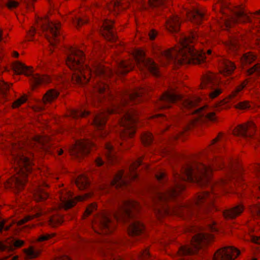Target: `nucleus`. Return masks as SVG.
<instances>
[{
  "mask_svg": "<svg viewBox=\"0 0 260 260\" xmlns=\"http://www.w3.org/2000/svg\"><path fill=\"white\" fill-rule=\"evenodd\" d=\"M145 230V226L142 222L139 221L133 222L131 223V238L134 236L140 235L144 233Z\"/></svg>",
  "mask_w": 260,
  "mask_h": 260,
  "instance_id": "obj_30",
  "label": "nucleus"
},
{
  "mask_svg": "<svg viewBox=\"0 0 260 260\" xmlns=\"http://www.w3.org/2000/svg\"><path fill=\"white\" fill-rule=\"evenodd\" d=\"M240 253V250L234 246L224 247L216 251L213 260H235Z\"/></svg>",
  "mask_w": 260,
  "mask_h": 260,
  "instance_id": "obj_12",
  "label": "nucleus"
},
{
  "mask_svg": "<svg viewBox=\"0 0 260 260\" xmlns=\"http://www.w3.org/2000/svg\"><path fill=\"white\" fill-rule=\"evenodd\" d=\"M76 184L80 190L87 188L89 185L88 178L84 175L79 176L76 180Z\"/></svg>",
  "mask_w": 260,
  "mask_h": 260,
  "instance_id": "obj_42",
  "label": "nucleus"
},
{
  "mask_svg": "<svg viewBox=\"0 0 260 260\" xmlns=\"http://www.w3.org/2000/svg\"><path fill=\"white\" fill-rule=\"evenodd\" d=\"M201 101L199 98L187 99L183 101L182 105L185 108L190 109L197 106Z\"/></svg>",
  "mask_w": 260,
  "mask_h": 260,
  "instance_id": "obj_40",
  "label": "nucleus"
},
{
  "mask_svg": "<svg viewBox=\"0 0 260 260\" xmlns=\"http://www.w3.org/2000/svg\"><path fill=\"white\" fill-rule=\"evenodd\" d=\"M114 22L111 20H105L103 24L102 35L108 41L114 42L117 39L116 36L113 31Z\"/></svg>",
  "mask_w": 260,
  "mask_h": 260,
  "instance_id": "obj_21",
  "label": "nucleus"
},
{
  "mask_svg": "<svg viewBox=\"0 0 260 260\" xmlns=\"http://www.w3.org/2000/svg\"><path fill=\"white\" fill-rule=\"evenodd\" d=\"M13 69L17 74H24L27 76L30 75L33 72L31 67H27L19 61H16L13 63Z\"/></svg>",
  "mask_w": 260,
  "mask_h": 260,
  "instance_id": "obj_27",
  "label": "nucleus"
},
{
  "mask_svg": "<svg viewBox=\"0 0 260 260\" xmlns=\"http://www.w3.org/2000/svg\"><path fill=\"white\" fill-rule=\"evenodd\" d=\"M63 221V220L62 216L58 214H55L50 217L48 221V224L51 227L56 228L61 225Z\"/></svg>",
  "mask_w": 260,
  "mask_h": 260,
  "instance_id": "obj_43",
  "label": "nucleus"
},
{
  "mask_svg": "<svg viewBox=\"0 0 260 260\" xmlns=\"http://www.w3.org/2000/svg\"><path fill=\"white\" fill-rule=\"evenodd\" d=\"M89 114V111L82 112L79 110H72L69 112L67 116L72 117L73 118H79L86 117Z\"/></svg>",
  "mask_w": 260,
  "mask_h": 260,
  "instance_id": "obj_50",
  "label": "nucleus"
},
{
  "mask_svg": "<svg viewBox=\"0 0 260 260\" xmlns=\"http://www.w3.org/2000/svg\"><path fill=\"white\" fill-rule=\"evenodd\" d=\"M96 208V204L95 203H91L90 204L85 211L83 215V218H85L88 217L94 210Z\"/></svg>",
  "mask_w": 260,
  "mask_h": 260,
  "instance_id": "obj_58",
  "label": "nucleus"
},
{
  "mask_svg": "<svg viewBox=\"0 0 260 260\" xmlns=\"http://www.w3.org/2000/svg\"><path fill=\"white\" fill-rule=\"evenodd\" d=\"M256 131V126L254 122H248L243 124L237 126L233 130V134L236 136L251 137Z\"/></svg>",
  "mask_w": 260,
  "mask_h": 260,
  "instance_id": "obj_16",
  "label": "nucleus"
},
{
  "mask_svg": "<svg viewBox=\"0 0 260 260\" xmlns=\"http://www.w3.org/2000/svg\"><path fill=\"white\" fill-rule=\"evenodd\" d=\"M27 100V96L26 95H23L21 96L18 99L16 100L15 102L13 103L12 108H17L20 107L21 105L24 104Z\"/></svg>",
  "mask_w": 260,
  "mask_h": 260,
  "instance_id": "obj_56",
  "label": "nucleus"
},
{
  "mask_svg": "<svg viewBox=\"0 0 260 260\" xmlns=\"http://www.w3.org/2000/svg\"><path fill=\"white\" fill-rule=\"evenodd\" d=\"M87 21L86 19H83L79 16H76L73 18V22L76 27H80Z\"/></svg>",
  "mask_w": 260,
  "mask_h": 260,
  "instance_id": "obj_57",
  "label": "nucleus"
},
{
  "mask_svg": "<svg viewBox=\"0 0 260 260\" xmlns=\"http://www.w3.org/2000/svg\"><path fill=\"white\" fill-rule=\"evenodd\" d=\"M55 235V233L45 234L44 235H42L38 237V238L37 239V241L43 242L45 241H47L54 237Z\"/></svg>",
  "mask_w": 260,
  "mask_h": 260,
  "instance_id": "obj_63",
  "label": "nucleus"
},
{
  "mask_svg": "<svg viewBox=\"0 0 260 260\" xmlns=\"http://www.w3.org/2000/svg\"><path fill=\"white\" fill-rule=\"evenodd\" d=\"M44 184H45L44 183L40 184L34 193V198L36 202L43 201L48 197L47 193L42 188V186Z\"/></svg>",
  "mask_w": 260,
  "mask_h": 260,
  "instance_id": "obj_35",
  "label": "nucleus"
},
{
  "mask_svg": "<svg viewBox=\"0 0 260 260\" xmlns=\"http://www.w3.org/2000/svg\"><path fill=\"white\" fill-rule=\"evenodd\" d=\"M92 228L99 234H108L113 231V222L108 215L103 214L99 221L93 223Z\"/></svg>",
  "mask_w": 260,
  "mask_h": 260,
  "instance_id": "obj_13",
  "label": "nucleus"
},
{
  "mask_svg": "<svg viewBox=\"0 0 260 260\" xmlns=\"http://www.w3.org/2000/svg\"><path fill=\"white\" fill-rule=\"evenodd\" d=\"M143 66L147 68L149 72L153 76L155 77H158L159 76L158 67L152 59L147 58Z\"/></svg>",
  "mask_w": 260,
  "mask_h": 260,
  "instance_id": "obj_32",
  "label": "nucleus"
},
{
  "mask_svg": "<svg viewBox=\"0 0 260 260\" xmlns=\"http://www.w3.org/2000/svg\"><path fill=\"white\" fill-rule=\"evenodd\" d=\"M249 209L253 215L260 216V204H256L250 205Z\"/></svg>",
  "mask_w": 260,
  "mask_h": 260,
  "instance_id": "obj_62",
  "label": "nucleus"
},
{
  "mask_svg": "<svg viewBox=\"0 0 260 260\" xmlns=\"http://www.w3.org/2000/svg\"><path fill=\"white\" fill-rule=\"evenodd\" d=\"M120 124L122 129L120 133V137L122 139H128L130 136V114L128 113L121 118Z\"/></svg>",
  "mask_w": 260,
  "mask_h": 260,
  "instance_id": "obj_23",
  "label": "nucleus"
},
{
  "mask_svg": "<svg viewBox=\"0 0 260 260\" xmlns=\"http://www.w3.org/2000/svg\"><path fill=\"white\" fill-rule=\"evenodd\" d=\"M145 89L144 88H139L134 90L131 93V105L137 104L142 102V96L144 94Z\"/></svg>",
  "mask_w": 260,
  "mask_h": 260,
  "instance_id": "obj_34",
  "label": "nucleus"
},
{
  "mask_svg": "<svg viewBox=\"0 0 260 260\" xmlns=\"http://www.w3.org/2000/svg\"><path fill=\"white\" fill-rule=\"evenodd\" d=\"M181 49V47L180 46H175L173 48L168 49L162 52V55L164 56L167 59H170L172 58V52L173 51L177 52L176 55L177 57L178 58V60L181 58V56H179L178 57L179 55V51L180 49Z\"/></svg>",
  "mask_w": 260,
  "mask_h": 260,
  "instance_id": "obj_48",
  "label": "nucleus"
},
{
  "mask_svg": "<svg viewBox=\"0 0 260 260\" xmlns=\"http://www.w3.org/2000/svg\"><path fill=\"white\" fill-rule=\"evenodd\" d=\"M153 138V135L151 133L145 132L141 134V141L144 146H148L152 143Z\"/></svg>",
  "mask_w": 260,
  "mask_h": 260,
  "instance_id": "obj_46",
  "label": "nucleus"
},
{
  "mask_svg": "<svg viewBox=\"0 0 260 260\" xmlns=\"http://www.w3.org/2000/svg\"><path fill=\"white\" fill-rule=\"evenodd\" d=\"M129 62L128 61H121L118 67L116 74L118 76H123L127 74L129 71Z\"/></svg>",
  "mask_w": 260,
  "mask_h": 260,
  "instance_id": "obj_38",
  "label": "nucleus"
},
{
  "mask_svg": "<svg viewBox=\"0 0 260 260\" xmlns=\"http://www.w3.org/2000/svg\"><path fill=\"white\" fill-rule=\"evenodd\" d=\"M129 180L123 170L118 171L114 176L111 184L116 189H123L128 184Z\"/></svg>",
  "mask_w": 260,
  "mask_h": 260,
  "instance_id": "obj_19",
  "label": "nucleus"
},
{
  "mask_svg": "<svg viewBox=\"0 0 260 260\" xmlns=\"http://www.w3.org/2000/svg\"><path fill=\"white\" fill-rule=\"evenodd\" d=\"M41 27L47 39L52 46L56 45L59 42V22H49L46 19L43 20Z\"/></svg>",
  "mask_w": 260,
  "mask_h": 260,
  "instance_id": "obj_8",
  "label": "nucleus"
},
{
  "mask_svg": "<svg viewBox=\"0 0 260 260\" xmlns=\"http://www.w3.org/2000/svg\"><path fill=\"white\" fill-rule=\"evenodd\" d=\"M49 140V138L47 136L41 137L37 135L27 146L23 142L13 145L11 155L14 159L16 173L5 182V188H10L15 192H18L24 188L27 181V175L31 170L30 161L23 155L24 149L27 147L33 148L37 144L44 146Z\"/></svg>",
  "mask_w": 260,
  "mask_h": 260,
  "instance_id": "obj_1",
  "label": "nucleus"
},
{
  "mask_svg": "<svg viewBox=\"0 0 260 260\" xmlns=\"http://www.w3.org/2000/svg\"><path fill=\"white\" fill-rule=\"evenodd\" d=\"M93 146V144L89 140H79L71 148L70 153L75 157L80 158L89 153Z\"/></svg>",
  "mask_w": 260,
  "mask_h": 260,
  "instance_id": "obj_14",
  "label": "nucleus"
},
{
  "mask_svg": "<svg viewBox=\"0 0 260 260\" xmlns=\"http://www.w3.org/2000/svg\"><path fill=\"white\" fill-rule=\"evenodd\" d=\"M165 0H148V4L151 8H156L164 4Z\"/></svg>",
  "mask_w": 260,
  "mask_h": 260,
  "instance_id": "obj_60",
  "label": "nucleus"
},
{
  "mask_svg": "<svg viewBox=\"0 0 260 260\" xmlns=\"http://www.w3.org/2000/svg\"><path fill=\"white\" fill-rule=\"evenodd\" d=\"M186 189L183 182L176 183L175 184L168 189L164 192H160L157 194L158 200L161 201H171L175 200L180 196Z\"/></svg>",
  "mask_w": 260,
  "mask_h": 260,
  "instance_id": "obj_10",
  "label": "nucleus"
},
{
  "mask_svg": "<svg viewBox=\"0 0 260 260\" xmlns=\"http://www.w3.org/2000/svg\"><path fill=\"white\" fill-rule=\"evenodd\" d=\"M245 207L240 204L223 212V216L226 219H233L239 216L244 211Z\"/></svg>",
  "mask_w": 260,
  "mask_h": 260,
  "instance_id": "obj_22",
  "label": "nucleus"
},
{
  "mask_svg": "<svg viewBox=\"0 0 260 260\" xmlns=\"http://www.w3.org/2000/svg\"><path fill=\"white\" fill-rule=\"evenodd\" d=\"M183 98V96L182 94L176 93L175 89L169 88L160 97V102L162 103L158 108L159 109H169L172 107L171 104L181 101Z\"/></svg>",
  "mask_w": 260,
  "mask_h": 260,
  "instance_id": "obj_11",
  "label": "nucleus"
},
{
  "mask_svg": "<svg viewBox=\"0 0 260 260\" xmlns=\"http://www.w3.org/2000/svg\"><path fill=\"white\" fill-rule=\"evenodd\" d=\"M107 150L106 156L109 163L113 164L115 162L116 157L113 151V147L110 143H107L105 145Z\"/></svg>",
  "mask_w": 260,
  "mask_h": 260,
  "instance_id": "obj_41",
  "label": "nucleus"
},
{
  "mask_svg": "<svg viewBox=\"0 0 260 260\" xmlns=\"http://www.w3.org/2000/svg\"><path fill=\"white\" fill-rule=\"evenodd\" d=\"M50 81V77L47 75L35 74L32 75L30 79V84L32 89H35L41 84L48 83Z\"/></svg>",
  "mask_w": 260,
  "mask_h": 260,
  "instance_id": "obj_25",
  "label": "nucleus"
},
{
  "mask_svg": "<svg viewBox=\"0 0 260 260\" xmlns=\"http://www.w3.org/2000/svg\"><path fill=\"white\" fill-rule=\"evenodd\" d=\"M10 86L3 80H0V93L6 95L9 89Z\"/></svg>",
  "mask_w": 260,
  "mask_h": 260,
  "instance_id": "obj_61",
  "label": "nucleus"
},
{
  "mask_svg": "<svg viewBox=\"0 0 260 260\" xmlns=\"http://www.w3.org/2000/svg\"><path fill=\"white\" fill-rule=\"evenodd\" d=\"M205 13L199 10H196L187 14V17L194 23L200 24L204 19Z\"/></svg>",
  "mask_w": 260,
  "mask_h": 260,
  "instance_id": "obj_29",
  "label": "nucleus"
},
{
  "mask_svg": "<svg viewBox=\"0 0 260 260\" xmlns=\"http://www.w3.org/2000/svg\"><path fill=\"white\" fill-rule=\"evenodd\" d=\"M224 167L222 158L215 157L212 159L208 167L199 162L187 164L180 170V174L173 173L175 182L180 180L191 183H197L200 185H205L211 178L212 172L222 169Z\"/></svg>",
  "mask_w": 260,
  "mask_h": 260,
  "instance_id": "obj_2",
  "label": "nucleus"
},
{
  "mask_svg": "<svg viewBox=\"0 0 260 260\" xmlns=\"http://www.w3.org/2000/svg\"><path fill=\"white\" fill-rule=\"evenodd\" d=\"M107 9L111 14L114 16L118 15L121 10L120 1L119 0H112L108 4Z\"/></svg>",
  "mask_w": 260,
  "mask_h": 260,
  "instance_id": "obj_33",
  "label": "nucleus"
},
{
  "mask_svg": "<svg viewBox=\"0 0 260 260\" xmlns=\"http://www.w3.org/2000/svg\"><path fill=\"white\" fill-rule=\"evenodd\" d=\"M144 156L139 157L137 160L131 164V181L137 178L138 175L135 172H132V170L136 169L139 167L143 160Z\"/></svg>",
  "mask_w": 260,
  "mask_h": 260,
  "instance_id": "obj_53",
  "label": "nucleus"
},
{
  "mask_svg": "<svg viewBox=\"0 0 260 260\" xmlns=\"http://www.w3.org/2000/svg\"><path fill=\"white\" fill-rule=\"evenodd\" d=\"M237 22L235 16L225 20L224 22L225 26L227 28H231Z\"/></svg>",
  "mask_w": 260,
  "mask_h": 260,
  "instance_id": "obj_64",
  "label": "nucleus"
},
{
  "mask_svg": "<svg viewBox=\"0 0 260 260\" xmlns=\"http://www.w3.org/2000/svg\"><path fill=\"white\" fill-rule=\"evenodd\" d=\"M192 209V204L187 201L182 205H177L172 208H170L167 204H163L155 208L154 213L159 220L169 215H176L186 219L191 217Z\"/></svg>",
  "mask_w": 260,
  "mask_h": 260,
  "instance_id": "obj_5",
  "label": "nucleus"
},
{
  "mask_svg": "<svg viewBox=\"0 0 260 260\" xmlns=\"http://www.w3.org/2000/svg\"><path fill=\"white\" fill-rule=\"evenodd\" d=\"M256 59V56L251 52L244 54L241 58V60L243 64H250Z\"/></svg>",
  "mask_w": 260,
  "mask_h": 260,
  "instance_id": "obj_51",
  "label": "nucleus"
},
{
  "mask_svg": "<svg viewBox=\"0 0 260 260\" xmlns=\"http://www.w3.org/2000/svg\"><path fill=\"white\" fill-rule=\"evenodd\" d=\"M120 111V108H114L109 109L107 112H103L97 114L93 121V125L98 129H102L106 124L108 114H111L114 113H119Z\"/></svg>",
  "mask_w": 260,
  "mask_h": 260,
  "instance_id": "obj_18",
  "label": "nucleus"
},
{
  "mask_svg": "<svg viewBox=\"0 0 260 260\" xmlns=\"http://www.w3.org/2000/svg\"><path fill=\"white\" fill-rule=\"evenodd\" d=\"M84 60L85 55L83 52L76 48H72L67 57L66 64L72 70H79L88 67L87 65H84Z\"/></svg>",
  "mask_w": 260,
  "mask_h": 260,
  "instance_id": "obj_9",
  "label": "nucleus"
},
{
  "mask_svg": "<svg viewBox=\"0 0 260 260\" xmlns=\"http://www.w3.org/2000/svg\"><path fill=\"white\" fill-rule=\"evenodd\" d=\"M251 78H247L245 79L240 85L237 86L234 90H233L230 94H229L230 98H234L237 94L241 91L243 88L248 84L250 82Z\"/></svg>",
  "mask_w": 260,
  "mask_h": 260,
  "instance_id": "obj_45",
  "label": "nucleus"
},
{
  "mask_svg": "<svg viewBox=\"0 0 260 260\" xmlns=\"http://www.w3.org/2000/svg\"><path fill=\"white\" fill-rule=\"evenodd\" d=\"M194 38L192 36L180 39L181 49L179 50L178 55V57L181 56V58L178 59L180 64L199 65L205 62V53L194 49Z\"/></svg>",
  "mask_w": 260,
  "mask_h": 260,
  "instance_id": "obj_4",
  "label": "nucleus"
},
{
  "mask_svg": "<svg viewBox=\"0 0 260 260\" xmlns=\"http://www.w3.org/2000/svg\"><path fill=\"white\" fill-rule=\"evenodd\" d=\"M24 251L26 253L27 258L29 259L38 257L41 252V250H34L32 246H30L27 249H24Z\"/></svg>",
  "mask_w": 260,
  "mask_h": 260,
  "instance_id": "obj_52",
  "label": "nucleus"
},
{
  "mask_svg": "<svg viewBox=\"0 0 260 260\" xmlns=\"http://www.w3.org/2000/svg\"><path fill=\"white\" fill-rule=\"evenodd\" d=\"M232 99V98H230L229 95L228 97L217 103L214 106V107L216 108V111L218 112H220L223 109H225V108H220V107L229 102L230 100Z\"/></svg>",
  "mask_w": 260,
  "mask_h": 260,
  "instance_id": "obj_55",
  "label": "nucleus"
},
{
  "mask_svg": "<svg viewBox=\"0 0 260 260\" xmlns=\"http://www.w3.org/2000/svg\"><path fill=\"white\" fill-rule=\"evenodd\" d=\"M231 179L229 178V177L226 176L225 178L221 179L220 181L216 182L214 186L213 189L217 187H220L221 189L224 190L225 193H231L232 191H230L226 190V187L228 186Z\"/></svg>",
  "mask_w": 260,
  "mask_h": 260,
  "instance_id": "obj_47",
  "label": "nucleus"
},
{
  "mask_svg": "<svg viewBox=\"0 0 260 260\" xmlns=\"http://www.w3.org/2000/svg\"><path fill=\"white\" fill-rule=\"evenodd\" d=\"M135 57L137 64L139 66L144 65L147 59L145 58V53L143 50H137L135 52Z\"/></svg>",
  "mask_w": 260,
  "mask_h": 260,
  "instance_id": "obj_49",
  "label": "nucleus"
},
{
  "mask_svg": "<svg viewBox=\"0 0 260 260\" xmlns=\"http://www.w3.org/2000/svg\"><path fill=\"white\" fill-rule=\"evenodd\" d=\"M58 95L59 92L55 89H50L44 95L43 102L45 104L51 103L55 100Z\"/></svg>",
  "mask_w": 260,
  "mask_h": 260,
  "instance_id": "obj_37",
  "label": "nucleus"
},
{
  "mask_svg": "<svg viewBox=\"0 0 260 260\" xmlns=\"http://www.w3.org/2000/svg\"><path fill=\"white\" fill-rule=\"evenodd\" d=\"M138 112L131 109V138L136 133V125L138 124Z\"/></svg>",
  "mask_w": 260,
  "mask_h": 260,
  "instance_id": "obj_44",
  "label": "nucleus"
},
{
  "mask_svg": "<svg viewBox=\"0 0 260 260\" xmlns=\"http://www.w3.org/2000/svg\"><path fill=\"white\" fill-rule=\"evenodd\" d=\"M43 214V212L41 209H38L36 211L35 213L30 214L26 216L23 219L19 220L17 222L18 225H21L24 224V223L27 222L28 221H30L33 219L38 218L40 217Z\"/></svg>",
  "mask_w": 260,
  "mask_h": 260,
  "instance_id": "obj_39",
  "label": "nucleus"
},
{
  "mask_svg": "<svg viewBox=\"0 0 260 260\" xmlns=\"http://www.w3.org/2000/svg\"><path fill=\"white\" fill-rule=\"evenodd\" d=\"M73 196V193L71 191L67 192V194L63 195L62 193L60 197L61 201V207L66 210L69 209L74 207L76 203L79 201H84L89 198L91 196L90 193H85L82 196H78L74 199L69 200Z\"/></svg>",
  "mask_w": 260,
  "mask_h": 260,
  "instance_id": "obj_15",
  "label": "nucleus"
},
{
  "mask_svg": "<svg viewBox=\"0 0 260 260\" xmlns=\"http://www.w3.org/2000/svg\"><path fill=\"white\" fill-rule=\"evenodd\" d=\"M14 250L13 247V240L8 238L4 241H0V252H12Z\"/></svg>",
  "mask_w": 260,
  "mask_h": 260,
  "instance_id": "obj_36",
  "label": "nucleus"
},
{
  "mask_svg": "<svg viewBox=\"0 0 260 260\" xmlns=\"http://www.w3.org/2000/svg\"><path fill=\"white\" fill-rule=\"evenodd\" d=\"M208 108L207 106H203L201 108H199L198 109L195 110L192 114H198L199 116L194 119H193L192 120L190 121L189 124H188V126L189 128H191L193 127L196 123L202 120V118L203 116L205 115V117L208 119L210 121H215L216 120L217 118L216 117L215 113L213 112H209L206 114V112H205V110Z\"/></svg>",
  "mask_w": 260,
  "mask_h": 260,
  "instance_id": "obj_17",
  "label": "nucleus"
},
{
  "mask_svg": "<svg viewBox=\"0 0 260 260\" xmlns=\"http://www.w3.org/2000/svg\"><path fill=\"white\" fill-rule=\"evenodd\" d=\"M114 217L118 221L125 223L128 221L130 217V202L129 201L123 203L115 213Z\"/></svg>",
  "mask_w": 260,
  "mask_h": 260,
  "instance_id": "obj_20",
  "label": "nucleus"
},
{
  "mask_svg": "<svg viewBox=\"0 0 260 260\" xmlns=\"http://www.w3.org/2000/svg\"><path fill=\"white\" fill-rule=\"evenodd\" d=\"M247 75L250 76L255 73L257 77L260 76V63H258L247 70Z\"/></svg>",
  "mask_w": 260,
  "mask_h": 260,
  "instance_id": "obj_54",
  "label": "nucleus"
},
{
  "mask_svg": "<svg viewBox=\"0 0 260 260\" xmlns=\"http://www.w3.org/2000/svg\"><path fill=\"white\" fill-rule=\"evenodd\" d=\"M201 83L200 87L201 89L206 88L208 85H215L218 82L216 75L211 72H208L204 74L201 78Z\"/></svg>",
  "mask_w": 260,
  "mask_h": 260,
  "instance_id": "obj_24",
  "label": "nucleus"
},
{
  "mask_svg": "<svg viewBox=\"0 0 260 260\" xmlns=\"http://www.w3.org/2000/svg\"><path fill=\"white\" fill-rule=\"evenodd\" d=\"M180 26V19L177 16L170 17L166 22L167 29L172 32H177L179 31Z\"/></svg>",
  "mask_w": 260,
  "mask_h": 260,
  "instance_id": "obj_26",
  "label": "nucleus"
},
{
  "mask_svg": "<svg viewBox=\"0 0 260 260\" xmlns=\"http://www.w3.org/2000/svg\"><path fill=\"white\" fill-rule=\"evenodd\" d=\"M213 9L214 10H219L221 13L225 15H228L233 12L236 17L237 23H246L251 21L249 16L244 12V8L242 7H235L232 9L229 0H218L213 6Z\"/></svg>",
  "mask_w": 260,
  "mask_h": 260,
  "instance_id": "obj_7",
  "label": "nucleus"
},
{
  "mask_svg": "<svg viewBox=\"0 0 260 260\" xmlns=\"http://www.w3.org/2000/svg\"><path fill=\"white\" fill-rule=\"evenodd\" d=\"M214 239L212 234L200 233L194 235L191 240V245H184L180 247L178 254L180 256L191 255L197 253L203 246L207 245Z\"/></svg>",
  "mask_w": 260,
  "mask_h": 260,
  "instance_id": "obj_6",
  "label": "nucleus"
},
{
  "mask_svg": "<svg viewBox=\"0 0 260 260\" xmlns=\"http://www.w3.org/2000/svg\"><path fill=\"white\" fill-rule=\"evenodd\" d=\"M209 196L210 193L208 191H203L197 193L193 198L194 205L197 206H201L203 204L207 201Z\"/></svg>",
  "mask_w": 260,
  "mask_h": 260,
  "instance_id": "obj_31",
  "label": "nucleus"
},
{
  "mask_svg": "<svg viewBox=\"0 0 260 260\" xmlns=\"http://www.w3.org/2000/svg\"><path fill=\"white\" fill-rule=\"evenodd\" d=\"M235 69L236 66L233 62L229 60H224L220 72L224 76H228L231 75Z\"/></svg>",
  "mask_w": 260,
  "mask_h": 260,
  "instance_id": "obj_28",
  "label": "nucleus"
},
{
  "mask_svg": "<svg viewBox=\"0 0 260 260\" xmlns=\"http://www.w3.org/2000/svg\"><path fill=\"white\" fill-rule=\"evenodd\" d=\"M73 70L74 71L72 77L73 83L80 85L87 84L91 78V72H93L96 76V84L93 87L94 92L103 94L108 91L109 86L102 81V80L112 75L113 72L108 68L96 62L92 65L91 69L88 66L84 67L83 69Z\"/></svg>",
  "mask_w": 260,
  "mask_h": 260,
  "instance_id": "obj_3",
  "label": "nucleus"
},
{
  "mask_svg": "<svg viewBox=\"0 0 260 260\" xmlns=\"http://www.w3.org/2000/svg\"><path fill=\"white\" fill-rule=\"evenodd\" d=\"M131 217H132V214H136L139 212L141 207L140 204L137 202L134 201H131Z\"/></svg>",
  "mask_w": 260,
  "mask_h": 260,
  "instance_id": "obj_59",
  "label": "nucleus"
}]
</instances>
